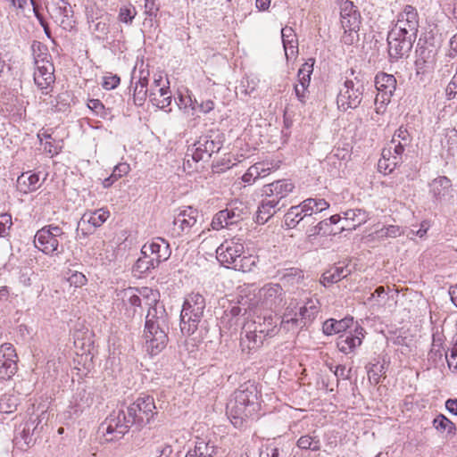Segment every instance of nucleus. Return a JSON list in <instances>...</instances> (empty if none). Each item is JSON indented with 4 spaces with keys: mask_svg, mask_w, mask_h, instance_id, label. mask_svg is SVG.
<instances>
[{
    "mask_svg": "<svg viewBox=\"0 0 457 457\" xmlns=\"http://www.w3.org/2000/svg\"><path fill=\"white\" fill-rule=\"evenodd\" d=\"M154 399L147 394H141L125 411L122 409L112 411L98 427L97 433L104 442L111 443L121 439L135 425L142 428L148 424L156 412Z\"/></svg>",
    "mask_w": 457,
    "mask_h": 457,
    "instance_id": "f257e3e1",
    "label": "nucleus"
},
{
    "mask_svg": "<svg viewBox=\"0 0 457 457\" xmlns=\"http://www.w3.org/2000/svg\"><path fill=\"white\" fill-rule=\"evenodd\" d=\"M149 306L145 316L144 337L147 351L152 355L160 353L167 345L169 337V317L164 305L157 299L158 293L143 287L141 291Z\"/></svg>",
    "mask_w": 457,
    "mask_h": 457,
    "instance_id": "f03ea898",
    "label": "nucleus"
},
{
    "mask_svg": "<svg viewBox=\"0 0 457 457\" xmlns=\"http://www.w3.org/2000/svg\"><path fill=\"white\" fill-rule=\"evenodd\" d=\"M259 408L256 386L245 383L235 391L233 398L227 404V413L235 427H241L243 421L253 417Z\"/></svg>",
    "mask_w": 457,
    "mask_h": 457,
    "instance_id": "7ed1b4c3",
    "label": "nucleus"
},
{
    "mask_svg": "<svg viewBox=\"0 0 457 457\" xmlns=\"http://www.w3.org/2000/svg\"><path fill=\"white\" fill-rule=\"evenodd\" d=\"M205 308L206 300L203 295L192 292L185 297L180 312V331L183 335L192 336L199 327H204Z\"/></svg>",
    "mask_w": 457,
    "mask_h": 457,
    "instance_id": "20e7f679",
    "label": "nucleus"
},
{
    "mask_svg": "<svg viewBox=\"0 0 457 457\" xmlns=\"http://www.w3.org/2000/svg\"><path fill=\"white\" fill-rule=\"evenodd\" d=\"M271 319L264 320L262 323L247 322L244 325L241 332L240 347L243 353L250 355L253 352L259 349L266 337H271L276 335V326H271Z\"/></svg>",
    "mask_w": 457,
    "mask_h": 457,
    "instance_id": "39448f33",
    "label": "nucleus"
},
{
    "mask_svg": "<svg viewBox=\"0 0 457 457\" xmlns=\"http://www.w3.org/2000/svg\"><path fill=\"white\" fill-rule=\"evenodd\" d=\"M65 233L57 225L50 224L38 229L34 237L35 246L45 254L53 255L58 251L60 240Z\"/></svg>",
    "mask_w": 457,
    "mask_h": 457,
    "instance_id": "423d86ee",
    "label": "nucleus"
},
{
    "mask_svg": "<svg viewBox=\"0 0 457 457\" xmlns=\"http://www.w3.org/2000/svg\"><path fill=\"white\" fill-rule=\"evenodd\" d=\"M222 145V135L219 131L210 130L201 136L194 145L192 158L195 162L208 161L213 154L221 149Z\"/></svg>",
    "mask_w": 457,
    "mask_h": 457,
    "instance_id": "0eeeda50",
    "label": "nucleus"
},
{
    "mask_svg": "<svg viewBox=\"0 0 457 457\" xmlns=\"http://www.w3.org/2000/svg\"><path fill=\"white\" fill-rule=\"evenodd\" d=\"M364 91L363 82L355 78L354 80L347 79L344 84V87L340 90L337 104L341 111L357 108L362 100Z\"/></svg>",
    "mask_w": 457,
    "mask_h": 457,
    "instance_id": "6e6552de",
    "label": "nucleus"
},
{
    "mask_svg": "<svg viewBox=\"0 0 457 457\" xmlns=\"http://www.w3.org/2000/svg\"><path fill=\"white\" fill-rule=\"evenodd\" d=\"M418 30H389L387 34L388 53L392 58H401L412 48Z\"/></svg>",
    "mask_w": 457,
    "mask_h": 457,
    "instance_id": "1a4fd4ad",
    "label": "nucleus"
},
{
    "mask_svg": "<svg viewBox=\"0 0 457 457\" xmlns=\"http://www.w3.org/2000/svg\"><path fill=\"white\" fill-rule=\"evenodd\" d=\"M375 87L378 90L374 101L376 112L383 113L396 88V79L391 74L381 72L375 77Z\"/></svg>",
    "mask_w": 457,
    "mask_h": 457,
    "instance_id": "9d476101",
    "label": "nucleus"
},
{
    "mask_svg": "<svg viewBox=\"0 0 457 457\" xmlns=\"http://www.w3.org/2000/svg\"><path fill=\"white\" fill-rule=\"evenodd\" d=\"M110 216V212L101 208L96 211L86 212L78 222L77 233L83 237L94 233L96 228L101 227Z\"/></svg>",
    "mask_w": 457,
    "mask_h": 457,
    "instance_id": "9b49d317",
    "label": "nucleus"
},
{
    "mask_svg": "<svg viewBox=\"0 0 457 457\" xmlns=\"http://www.w3.org/2000/svg\"><path fill=\"white\" fill-rule=\"evenodd\" d=\"M403 147L395 141L388 143L381 153V158L378 160V169L384 174H389L403 162Z\"/></svg>",
    "mask_w": 457,
    "mask_h": 457,
    "instance_id": "f8f14e48",
    "label": "nucleus"
},
{
    "mask_svg": "<svg viewBox=\"0 0 457 457\" xmlns=\"http://www.w3.org/2000/svg\"><path fill=\"white\" fill-rule=\"evenodd\" d=\"M198 217V211L190 206L180 210L174 217L171 235L179 237L189 234L192 228L196 226Z\"/></svg>",
    "mask_w": 457,
    "mask_h": 457,
    "instance_id": "ddd939ff",
    "label": "nucleus"
},
{
    "mask_svg": "<svg viewBox=\"0 0 457 457\" xmlns=\"http://www.w3.org/2000/svg\"><path fill=\"white\" fill-rule=\"evenodd\" d=\"M244 252L245 247L240 239L226 240L216 250L217 260L223 266L233 269Z\"/></svg>",
    "mask_w": 457,
    "mask_h": 457,
    "instance_id": "4468645a",
    "label": "nucleus"
},
{
    "mask_svg": "<svg viewBox=\"0 0 457 457\" xmlns=\"http://www.w3.org/2000/svg\"><path fill=\"white\" fill-rule=\"evenodd\" d=\"M237 203L230 204L228 207L218 212L212 218L211 226L214 230L228 228L230 226L237 224L244 219V208L239 209L235 206Z\"/></svg>",
    "mask_w": 457,
    "mask_h": 457,
    "instance_id": "2eb2a0df",
    "label": "nucleus"
},
{
    "mask_svg": "<svg viewBox=\"0 0 457 457\" xmlns=\"http://www.w3.org/2000/svg\"><path fill=\"white\" fill-rule=\"evenodd\" d=\"M149 100L156 107L164 110L171 104V92L169 87V81L162 76L154 79L149 90Z\"/></svg>",
    "mask_w": 457,
    "mask_h": 457,
    "instance_id": "dca6fc26",
    "label": "nucleus"
},
{
    "mask_svg": "<svg viewBox=\"0 0 457 457\" xmlns=\"http://www.w3.org/2000/svg\"><path fill=\"white\" fill-rule=\"evenodd\" d=\"M18 356L14 346L10 343L0 345V378L10 379L17 371Z\"/></svg>",
    "mask_w": 457,
    "mask_h": 457,
    "instance_id": "f3484780",
    "label": "nucleus"
},
{
    "mask_svg": "<svg viewBox=\"0 0 457 457\" xmlns=\"http://www.w3.org/2000/svg\"><path fill=\"white\" fill-rule=\"evenodd\" d=\"M257 297L262 306L274 309L282 304L285 291L279 284L269 283L259 289Z\"/></svg>",
    "mask_w": 457,
    "mask_h": 457,
    "instance_id": "a211bd4d",
    "label": "nucleus"
},
{
    "mask_svg": "<svg viewBox=\"0 0 457 457\" xmlns=\"http://www.w3.org/2000/svg\"><path fill=\"white\" fill-rule=\"evenodd\" d=\"M364 338V329L356 325L353 329H346L339 335L337 345L340 352L348 354L353 353L358 346L361 345Z\"/></svg>",
    "mask_w": 457,
    "mask_h": 457,
    "instance_id": "6ab92c4d",
    "label": "nucleus"
},
{
    "mask_svg": "<svg viewBox=\"0 0 457 457\" xmlns=\"http://www.w3.org/2000/svg\"><path fill=\"white\" fill-rule=\"evenodd\" d=\"M141 253L142 255H151L155 263L160 264L170 257L171 249L167 240L156 237L142 246Z\"/></svg>",
    "mask_w": 457,
    "mask_h": 457,
    "instance_id": "aec40b11",
    "label": "nucleus"
},
{
    "mask_svg": "<svg viewBox=\"0 0 457 457\" xmlns=\"http://www.w3.org/2000/svg\"><path fill=\"white\" fill-rule=\"evenodd\" d=\"M337 5L342 29H359L361 15L353 3L349 0H337Z\"/></svg>",
    "mask_w": 457,
    "mask_h": 457,
    "instance_id": "412c9836",
    "label": "nucleus"
},
{
    "mask_svg": "<svg viewBox=\"0 0 457 457\" xmlns=\"http://www.w3.org/2000/svg\"><path fill=\"white\" fill-rule=\"evenodd\" d=\"M297 302L291 301L281 318L279 330L285 333H297L305 327V321L300 320L296 314Z\"/></svg>",
    "mask_w": 457,
    "mask_h": 457,
    "instance_id": "4be33fe9",
    "label": "nucleus"
},
{
    "mask_svg": "<svg viewBox=\"0 0 457 457\" xmlns=\"http://www.w3.org/2000/svg\"><path fill=\"white\" fill-rule=\"evenodd\" d=\"M141 291L142 289L139 290L135 287H129L119 294L121 297L125 315L128 318H133L137 312V309L141 308L142 297H144ZM143 299L145 301V298Z\"/></svg>",
    "mask_w": 457,
    "mask_h": 457,
    "instance_id": "5701e85b",
    "label": "nucleus"
},
{
    "mask_svg": "<svg viewBox=\"0 0 457 457\" xmlns=\"http://www.w3.org/2000/svg\"><path fill=\"white\" fill-rule=\"evenodd\" d=\"M44 65L35 67L33 74L34 82L37 87L45 94H48L53 88L55 81L54 66L53 63H44Z\"/></svg>",
    "mask_w": 457,
    "mask_h": 457,
    "instance_id": "b1692460",
    "label": "nucleus"
},
{
    "mask_svg": "<svg viewBox=\"0 0 457 457\" xmlns=\"http://www.w3.org/2000/svg\"><path fill=\"white\" fill-rule=\"evenodd\" d=\"M295 188V185L287 179H279L265 185L263 193L266 196L278 199V203L287 197Z\"/></svg>",
    "mask_w": 457,
    "mask_h": 457,
    "instance_id": "393cba45",
    "label": "nucleus"
},
{
    "mask_svg": "<svg viewBox=\"0 0 457 457\" xmlns=\"http://www.w3.org/2000/svg\"><path fill=\"white\" fill-rule=\"evenodd\" d=\"M436 62V54L432 50L420 47L417 51L415 68L417 75H426L433 71Z\"/></svg>",
    "mask_w": 457,
    "mask_h": 457,
    "instance_id": "a878e982",
    "label": "nucleus"
},
{
    "mask_svg": "<svg viewBox=\"0 0 457 457\" xmlns=\"http://www.w3.org/2000/svg\"><path fill=\"white\" fill-rule=\"evenodd\" d=\"M285 204H279L278 199H273L266 196L261 202L256 212V222L260 224L266 223L278 211H279Z\"/></svg>",
    "mask_w": 457,
    "mask_h": 457,
    "instance_id": "bb28decb",
    "label": "nucleus"
},
{
    "mask_svg": "<svg viewBox=\"0 0 457 457\" xmlns=\"http://www.w3.org/2000/svg\"><path fill=\"white\" fill-rule=\"evenodd\" d=\"M12 4L16 9L18 14H22L28 18L35 17L39 21L44 29H47V26L44 23L38 13L34 0H12Z\"/></svg>",
    "mask_w": 457,
    "mask_h": 457,
    "instance_id": "cd10ccee",
    "label": "nucleus"
},
{
    "mask_svg": "<svg viewBox=\"0 0 457 457\" xmlns=\"http://www.w3.org/2000/svg\"><path fill=\"white\" fill-rule=\"evenodd\" d=\"M351 274V270L348 268L347 264H342L339 262L338 265L329 269L325 271L320 278V282L324 286H328L330 284L337 283L341 279L346 278Z\"/></svg>",
    "mask_w": 457,
    "mask_h": 457,
    "instance_id": "c85d7f7f",
    "label": "nucleus"
},
{
    "mask_svg": "<svg viewBox=\"0 0 457 457\" xmlns=\"http://www.w3.org/2000/svg\"><path fill=\"white\" fill-rule=\"evenodd\" d=\"M369 219L368 213L361 209H350L344 212V220L346 222L345 226L341 228L345 229H355L357 227L365 223Z\"/></svg>",
    "mask_w": 457,
    "mask_h": 457,
    "instance_id": "c756f323",
    "label": "nucleus"
},
{
    "mask_svg": "<svg viewBox=\"0 0 457 457\" xmlns=\"http://www.w3.org/2000/svg\"><path fill=\"white\" fill-rule=\"evenodd\" d=\"M46 8L50 16L62 24L68 17L70 5L66 0H46Z\"/></svg>",
    "mask_w": 457,
    "mask_h": 457,
    "instance_id": "7c9ffc66",
    "label": "nucleus"
},
{
    "mask_svg": "<svg viewBox=\"0 0 457 457\" xmlns=\"http://www.w3.org/2000/svg\"><path fill=\"white\" fill-rule=\"evenodd\" d=\"M353 325V318H345L340 320L334 319L327 320L322 325L323 333L327 336L342 334Z\"/></svg>",
    "mask_w": 457,
    "mask_h": 457,
    "instance_id": "2f4dec72",
    "label": "nucleus"
},
{
    "mask_svg": "<svg viewBox=\"0 0 457 457\" xmlns=\"http://www.w3.org/2000/svg\"><path fill=\"white\" fill-rule=\"evenodd\" d=\"M299 206L307 218L327 210L329 207V204L323 198H307Z\"/></svg>",
    "mask_w": 457,
    "mask_h": 457,
    "instance_id": "473e14b6",
    "label": "nucleus"
},
{
    "mask_svg": "<svg viewBox=\"0 0 457 457\" xmlns=\"http://www.w3.org/2000/svg\"><path fill=\"white\" fill-rule=\"evenodd\" d=\"M418 13L412 6H406L398 16L395 23L396 29H416L418 26Z\"/></svg>",
    "mask_w": 457,
    "mask_h": 457,
    "instance_id": "72a5a7b5",
    "label": "nucleus"
},
{
    "mask_svg": "<svg viewBox=\"0 0 457 457\" xmlns=\"http://www.w3.org/2000/svg\"><path fill=\"white\" fill-rule=\"evenodd\" d=\"M281 37L285 54L287 60L298 54V39L295 30H281Z\"/></svg>",
    "mask_w": 457,
    "mask_h": 457,
    "instance_id": "f704fd0d",
    "label": "nucleus"
},
{
    "mask_svg": "<svg viewBox=\"0 0 457 457\" xmlns=\"http://www.w3.org/2000/svg\"><path fill=\"white\" fill-rule=\"evenodd\" d=\"M317 300H309L304 305L296 307V314L300 320L305 321V327L308 323L313 320L319 312V307L317 306Z\"/></svg>",
    "mask_w": 457,
    "mask_h": 457,
    "instance_id": "c9c22d12",
    "label": "nucleus"
},
{
    "mask_svg": "<svg viewBox=\"0 0 457 457\" xmlns=\"http://www.w3.org/2000/svg\"><path fill=\"white\" fill-rule=\"evenodd\" d=\"M18 187L24 193L37 190L39 187V176L36 173L26 172L18 178Z\"/></svg>",
    "mask_w": 457,
    "mask_h": 457,
    "instance_id": "e433bc0d",
    "label": "nucleus"
},
{
    "mask_svg": "<svg viewBox=\"0 0 457 457\" xmlns=\"http://www.w3.org/2000/svg\"><path fill=\"white\" fill-rule=\"evenodd\" d=\"M189 450L197 457H212L216 453V446L213 443L199 437L196 438L195 446Z\"/></svg>",
    "mask_w": 457,
    "mask_h": 457,
    "instance_id": "4c0bfd02",
    "label": "nucleus"
},
{
    "mask_svg": "<svg viewBox=\"0 0 457 457\" xmlns=\"http://www.w3.org/2000/svg\"><path fill=\"white\" fill-rule=\"evenodd\" d=\"M148 79L146 77H140L136 82L133 93V101L136 105L142 106L146 99L149 97V90L147 88Z\"/></svg>",
    "mask_w": 457,
    "mask_h": 457,
    "instance_id": "58836bf2",
    "label": "nucleus"
},
{
    "mask_svg": "<svg viewBox=\"0 0 457 457\" xmlns=\"http://www.w3.org/2000/svg\"><path fill=\"white\" fill-rule=\"evenodd\" d=\"M33 57H34V64L37 66H45L46 63H53L51 54L47 51V47L42 45L40 42L34 41L31 46Z\"/></svg>",
    "mask_w": 457,
    "mask_h": 457,
    "instance_id": "ea45409f",
    "label": "nucleus"
},
{
    "mask_svg": "<svg viewBox=\"0 0 457 457\" xmlns=\"http://www.w3.org/2000/svg\"><path fill=\"white\" fill-rule=\"evenodd\" d=\"M451 180L445 176L435 179L430 184V192L436 199H441L445 196L451 187Z\"/></svg>",
    "mask_w": 457,
    "mask_h": 457,
    "instance_id": "a19ab883",
    "label": "nucleus"
},
{
    "mask_svg": "<svg viewBox=\"0 0 457 457\" xmlns=\"http://www.w3.org/2000/svg\"><path fill=\"white\" fill-rule=\"evenodd\" d=\"M304 218H306V216H304L299 204L291 206L284 216L285 225L287 228H295Z\"/></svg>",
    "mask_w": 457,
    "mask_h": 457,
    "instance_id": "79ce46f5",
    "label": "nucleus"
},
{
    "mask_svg": "<svg viewBox=\"0 0 457 457\" xmlns=\"http://www.w3.org/2000/svg\"><path fill=\"white\" fill-rule=\"evenodd\" d=\"M297 446L302 450L319 451L320 449V441L318 436L304 435L302 436L296 443Z\"/></svg>",
    "mask_w": 457,
    "mask_h": 457,
    "instance_id": "37998d69",
    "label": "nucleus"
},
{
    "mask_svg": "<svg viewBox=\"0 0 457 457\" xmlns=\"http://www.w3.org/2000/svg\"><path fill=\"white\" fill-rule=\"evenodd\" d=\"M258 262V257L254 255H240L238 260L237 261L234 270L242 271V272H250L256 266Z\"/></svg>",
    "mask_w": 457,
    "mask_h": 457,
    "instance_id": "c03bdc74",
    "label": "nucleus"
},
{
    "mask_svg": "<svg viewBox=\"0 0 457 457\" xmlns=\"http://www.w3.org/2000/svg\"><path fill=\"white\" fill-rule=\"evenodd\" d=\"M433 426L441 433L446 431L448 434L454 435L456 431L455 424L443 414H439L434 419Z\"/></svg>",
    "mask_w": 457,
    "mask_h": 457,
    "instance_id": "a18cd8bd",
    "label": "nucleus"
},
{
    "mask_svg": "<svg viewBox=\"0 0 457 457\" xmlns=\"http://www.w3.org/2000/svg\"><path fill=\"white\" fill-rule=\"evenodd\" d=\"M314 59H309L298 71V83L306 87L310 86L311 75L313 71Z\"/></svg>",
    "mask_w": 457,
    "mask_h": 457,
    "instance_id": "49530a36",
    "label": "nucleus"
},
{
    "mask_svg": "<svg viewBox=\"0 0 457 457\" xmlns=\"http://www.w3.org/2000/svg\"><path fill=\"white\" fill-rule=\"evenodd\" d=\"M403 230L399 226L388 225L376 231V236L379 239L395 238L403 234Z\"/></svg>",
    "mask_w": 457,
    "mask_h": 457,
    "instance_id": "de8ad7c7",
    "label": "nucleus"
},
{
    "mask_svg": "<svg viewBox=\"0 0 457 457\" xmlns=\"http://www.w3.org/2000/svg\"><path fill=\"white\" fill-rule=\"evenodd\" d=\"M151 255H143L136 262V269L140 272H146L158 267Z\"/></svg>",
    "mask_w": 457,
    "mask_h": 457,
    "instance_id": "09e8293b",
    "label": "nucleus"
},
{
    "mask_svg": "<svg viewBox=\"0 0 457 457\" xmlns=\"http://www.w3.org/2000/svg\"><path fill=\"white\" fill-rule=\"evenodd\" d=\"M395 141V145L397 143L400 144L403 147V153L405 150V147L408 146L411 143V137L410 134L405 129H403L402 127L395 133L393 136L391 141L389 143H393Z\"/></svg>",
    "mask_w": 457,
    "mask_h": 457,
    "instance_id": "8fccbe9b",
    "label": "nucleus"
},
{
    "mask_svg": "<svg viewBox=\"0 0 457 457\" xmlns=\"http://www.w3.org/2000/svg\"><path fill=\"white\" fill-rule=\"evenodd\" d=\"M35 272L29 267L21 268L18 273V282L24 287H29L32 285V278Z\"/></svg>",
    "mask_w": 457,
    "mask_h": 457,
    "instance_id": "3c124183",
    "label": "nucleus"
},
{
    "mask_svg": "<svg viewBox=\"0 0 457 457\" xmlns=\"http://www.w3.org/2000/svg\"><path fill=\"white\" fill-rule=\"evenodd\" d=\"M136 14V8L133 5H124L120 9L119 19L120 21L128 24L135 18Z\"/></svg>",
    "mask_w": 457,
    "mask_h": 457,
    "instance_id": "603ef678",
    "label": "nucleus"
},
{
    "mask_svg": "<svg viewBox=\"0 0 457 457\" xmlns=\"http://www.w3.org/2000/svg\"><path fill=\"white\" fill-rule=\"evenodd\" d=\"M441 340L434 339L432 344V348L428 353L429 360H433L436 361V360H441L443 357V346Z\"/></svg>",
    "mask_w": 457,
    "mask_h": 457,
    "instance_id": "864d4df0",
    "label": "nucleus"
},
{
    "mask_svg": "<svg viewBox=\"0 0 457 457\" xmlns=\"http://www.w3.org/2000/svg\"><path fill=\"white\" fill-rule=\"evenodd\" d=\"M262 170L261 166H251L247 171L243 175L242 179L244 182L251 184L254 182L256 179L260 178V173L258 170Z\"/></svg>",
    "mask_w": 457,
    "mask_h": 457,
    "instance_id": "5fc2aeb1",
    "label": "nucleus"
},
{
    "mask_svg": "<svg viewBox=\"0 0 457 457\" xmlns=\"http://www.w3.org/2000/svg\"><path fill=\"white\" fill-rule=\"evenodd\" d=\"M386 290L383 286L378 287L375 291L370 295V296L367 299V301L371 303L380 304L381 300L386 298Z\"/></svg>",
    "mask_w": 457,
    "mask_h": 457,
    "instance_id": "6e6d98bb",
    "label": "nucleus"
},
{
    "mask_svg": "<svg viewBox=\"0 0 457 457\" xmlns=\"http://www.w3.org/2000/svg\"><path fill=\"white\" fill-rule=\"evenodd\" d=\"M12 217L8 213L0 215V237H4L12 226Z\"/></svg>",
    "mask_w": 457,
    "mask_h": 457,
    "instance_id": "4d7b16f0",
    "label": "nucleus"
},
{
    "mask_svg": "<svg viewBox=\"0 0 457 457\" xmlns=\"http://www.w3.org/2000/svg\"><path fill=\"white\" fill-rule=\"evenodd\" d=\"M129 170L130 167L128 163H119L113 168V170L111 175L115 180H118L121 177L128 174L129 172Z\"/></svg>",
    "mask_w": 457,
    "mask_h": 457,
    "instance_id": "13d9d810",
    "label": "nucleus"
},
{
    "mask_svg": "<svg viewBox=\"0 0 457 457\" xmlns=\"http://www.w3.org/2000/svg\"><path fill=\"white\" fill-rule=\"evenodd\" d=\"M308 87H309L301 85L299 83L295 86V96L302 104H305L309 97Z\"/></svg>",
    "mask_w": 457,
    "mask_h": 457,
    "instance_id": "bf43d9fd",
    "label": "nucleus"
},
{
    "mask_svg": "<svg viewBox=\"0 0 457 457\" xmlns=\"http://www.w3.org/2000/svg\"><path fill=\"white\" fill-rule=\"evenodd\" d=\"M120 81V77L117 75L105 76L102 86L104 89L111 90L118 87Z\"/></svg>",
    "mask_w": 457,
    "mask_h": 457,
    "instance_id": "052dcab7",
    "label": "nucleus"
},
{
    "mask_svg": "<svg viewBox=\"0 0 457 457\" xmlns=\"http://www.w3.org/2000/svg\"><path fill=\"white\" fill-rule=\"evenodd\" d=\"M69 282L76 287H82L87 282V278L80 272H75L69 278Z\"/></svg>",
    "mask_w": 457,
    "mask_h": 457,
    "instance_id": "680f3d73",
    "label": "nucleus"
},
{
    "mask_svg": "<svg viewBox=\"0 0 457 457\" xmlns=\"http://www.w3.org/2000/svg\"><path fill=\"white\" fill-rule=\"evenodd\" d=\"M329 227L328 220H321L312 229V235L327 234L330 232Z\"/></svg>",
    "mask_w": 457,
    "mask_h": 457,
    "instance_id": "e2e57ef3",
    "label": "nucleus"
},
{
    "mask_svg": "<svg viewBox=\"0 0 457 457\" xmlns=\"http://www.w3.org/2000/svg\"><path fill=\"white\" fill-rule=\"evenodd\" d=\"M349 157L348 150L345 148H337L328 156L329 161L333 159L346 160Z\"/></svg>",
    "mask_w": 457,
    "mask_h": 457,
    "instance_id": "0e129e2a",
    "label": "nucleus"
},
{
    "mask_svg": "<svg viewBox=\"0 0 457 457\" xmlns=\"http://www.w3.org/2000/svg\"><path fill=\"white\" fill-rule=\"evenodd\" d=\"M145 12L150 16L155 15L159 10L155 0H145Z\"/></svg>",
    "mask_w": 457,
    "mask_h": 457,
    "instance_id": "69168bd1",
    "label": "nucleus"
},
{
    "mask_svg": "<svg viewBox=\"0 0 457 457\" xmlns=\"http://www.w3.org/2000/svg\"><path fill=\"white\" fill-rule=\"evenodd\" d=\"M87 106L89 109L94 111L96 114L101 113L102 111L104 109V104L98 99H90L87 103Z\"/></svg>",
    "mask_w": 457,
    "mask_h": 457,
    "instance_id": "338daca9",
    "label": "nucleus"
},
{
    "mask_svg": "<svg viewBox=\"0 0 457 457\" xmlns=\"http://www.w3.org/2000/svg\"><path fill=\"white\" fill-rule=\"evenodd\" d=\"M335 376L338 378L348 379L350 370L346 371V369L344 365H337L333 370Z\"/></svg>",
    "mask_w": 457,
    "mask_h": 457,
    "instance_id": "774afa93",
    "label": "nucleus"
}]
</instances>
